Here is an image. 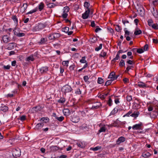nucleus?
Returning <instances> with one entry per match:
<instances>
[{
  "label": "nucleus",
  "instance_id": "de8ad7c7",
  "mask_svg": "<svg viewBox=\"0 0 158 158\" xmlns=\"http://www.w3.org/2000/svg\"><path fill=\"white\" fill-rule=\"evenodd\" d=\"M139 114V112H137L136 113H134L132 114H131L130 115V116L132 117L136 118L138 116Z\"/></svg>",
  "mask_w": 158,
  "mask_h": 158
},
{
  "label": "nucleus",
  "instance_id": "f03ea898",
  "mask_svg": "<svg viewBox=\"0 0 158 158\" xmlns=\"http://www.w3.org/2000/svg\"><path fill=\"white\" fill-rule=\"evenodd\" d=\"M21 151L20 149L17 148L13 150L12 155L15 157H19L20 155Z\"/></svg>",
  "mask_w": 158,
  "mask_h": 158
},
{
  "label": "nucleus",
  "instance_id": "9d476101",
  "mask_svg": "<svg viewBox=\"0 0 158 158\" xmlns=\"http://www.w3.org/2000/svg\"><path fill=\"white\" fill-rule=\"evenodd\" d=\"M15 45V43L14 42L9 43L7 45V49L8 50H11L14 48Z\"/></svg>",
  "mask_w": 158,
  "mask_h": 158
},
{
  "label": "nucleus",
  "instance_id": "412c9836",
  "mask_svg": "<svg viewBox=\"0 0 158 158\" xmlns=\"http://www.w3.org/2000/svg\"><path fill=\"white\" fill-rule=\"evenodd\" d=\"M150 154L148 152H144L142 154L143 157L144 158H147L149 157L150 156Z\"/></svg>",
  "mask_w": 158,
  "mask_h": 158
},
{
  "label": "nucleus",
  "instance_id": "b1692460",
  "mask_svg": "<svg viewBox=\"0 0 158 158\" xmlns=\"http://www.w3.org/2000/svg\"><path fill=\"white\" fill-rule=\"evenodd\" d=\"M115 73L114 72H112L110 73V74L108 76V78H110L111 80H113V79H114V76L115 75Z\"/></svg>",
  "mask_w": 158,
  "mask_h": 158
},
{
  "label": "nucleus",
  "instance_id": "4be33fe9",
  "mask_svg": "<svg viewBox=\"0 0 158 158\" xmlns=\"http://www.w3.org/2000/svg\"><path fill=\"white\" fill-rule=\"evenodd\" d=\"M142 33V31L141 30H139L138 28L135 29V31L134 32V34L135 35H140Z\"/></svg>",
  "mask_w": 158,
  "mask_h": 158
},
{
  "label": "nucleus",
  "instance_id": "1a4fd4ad",
  "mask_svg": "<svg viewBox=\"0 0 158 158\" xmlns=\"http://www.w3.org/2000/svg\"><path fill=\"white\" fill-rule=\"evenodd\" d=\"M48 70V67H44L41 68L40 70V72L41 73H46Z\"/></svg>",
  "mask_w": 158,
  "mask_h": 158
},
{
  "label": "nucleus",
  "instance_id": "4d7b16f0",
  "mask_svg": "<svg viewBox=\"0 0 158 158\" xmlns=\"http://www.w3.org/2000/svg\"><path fill=\"white\" fill-rule=\"evenodd\" d=\"M126 98L127 101L129 102H130L132 99V98L131 96L127 95Z\"/></svg>",
  "mask_w": 158,
  "mask_h": 158
},
{
  "label": "nucleus",
  "instance_id": "6e6d98bb",
  "mask_svg": "<svg viewBox=\"0 0 158 158\" xmlns=\"http://www.w3.org/2000/svg\"><path fill=\"white\" fill-rule=\"evenodd\" d=\"M101 147L97 146L95 148H92V149L94 151H96L98 150H100V149H101Z\"/></svg>",
  "mask_w": 158,
  "mask_h": 158
},
{
  "label": "nucleus",
  "instance_id": "6ab92c4d",
  "mask_svg": "<svg viewBox=\"0 0 158 158\" xmlns=\"http://www.w3.org/2000/svg\"><path fill=\"white\" fill-rule=\"evenodd\" d=\"M0 109L2 111L6 112L8 110V108L7 106H1Z\"/></svg>",
  "mask_w": 158,
  "mask_h": 158
},
{
  "label": "nucleus",
  "instance_id": "423d86ee",
  "mask_svg": "<svg viewBox=\"0 0 158 158\" xmlns=\"http://www.w3.org/2000/svg\"><path fill=\"white\" fill-rule=\"evenodd\" d=\"M2 39L3 42L7 43L10 41L9 36L7 35H4L2 37Z\"/></svg>",
  "mask_w": 158,
  "mask_h": 158
},
{
  "label": "nucleus",
  "instance_id": "473e14b6",
  "mask_svg": "<svg viewBox=\"0 0 158 158\" xmlns=\"http://www.w3.org/2000/svg\"><path fill=\"white\" fill-rule=\"evenodd\" d=\"M69 10V8L68 6H65L64 8L63 13H67Z\"/></svg>",
  "mask_w": 158,
  "mask_h": 158
},
{
  "label": "nucleus",
  "instance_id": "8fccbe9b",
  "mask_svg": "<svg viewBox=\"0 0 158 158\" xmlns=\"http://www.w3.org/2000/svg\"><path fill=\"white\" fill-rule=\"evenodd\" d=\"M106 130V128H105V127H103L100 128L99 131V132H105Z\"/></svg>",
  "mask_w": 158,
  "mask_h": 158
},
{
  "label": "nucleus",
  "instance_id": "393cba45",
  "mask_svg": "<svg viewBox=\"0 0 158 158\" xmlns=\"http://www.w3.org/2000/svg\"><path fill=\"white\" fill-rule=\"evenodd\" d=\"M14 34L16 35H17L18 33L19 32V29L18 28H15L13 30Z\"/></svg>",
  "mask_w": 158,
  "mask_h": 158
},
{
  "label": "nucleus",
  "instance_id": "0e129e2a",
  "mask_svg": "<svg viewBox=\"0 0 158 158\" xmlns=\"http://www.w3.org/2000/svg\"><path fill=\"white\" fill-rule=\"evenodd\" d=\"M40 30L39 29V28H38L37 26H35L33 29V31L34 32L36 31H39Z\"/></svg>",
  "mask_w": 158,
  "mask_h": 158
},
{
  "label": "nucleus",
  "instance_id": "5701e85b",
  "mask_svg": "<svg viewBox=\"0 0 158 158\" xmlns=\"http://www.w3.org/2000/svg\"><path fill=\"white\" fill-rule=\"evenodd\" d=\"M132 106L133 108L135 109H137L140 107V105L139 104H138L135 103H134Z\"/></svg>",
  "mask_w": 158,
  "mask_h": 158
},
{
  "label": "nucleus",
  "instance_id": "ddd939ff",
  "mask_svg": "<svg viewBox=\"0 0 158 158\" xmlns=\"http://www.w3.org/2000/svg\"><path fill=\"white\" fill-rule=\"evenodd\" d=\"M141 124H136L134 125L132 128L133 130H138V129H140L141 128Z\"/></svg>",
  "mask_w": 158,
  "mask_h": 158
},
{
  "label": "nucleus",
  "instance_id": "aec40b11",
  "mask_svg": "<svg viewBox=\"0 0 158 158\" xmlns=\"http://www.w3.org/2000/svg\"><path fill=\"white\" fill-rule=\"evenodd\" d=\"M63 112L64 115L65 116H68L70 114V111L68 109H65L63 110Z\"/></svg>",
  "mask_w": 158,
  "mask_h": 158
},
{
  "label": "nucleus",
  "instance_id": "6e6552de",
  "mask_svg": "<svg viewBox=\"0 0 158 158\" xmlns=\"http://www.w3.org/2000/svg\"><path fill=\"white\" fill-rule=\"evenodd\" d=\"M125 138L123 136L120 137L116 141L117 144L118 145H119L121 143L124 142L125 140Z\"/></svg>",
  "mask_w": 158,
  "mask_h": 158
},
{
  "label": "nucleus",
  "instance_id": "09e8293b",
  "mask_svg": "<svg viewBox=\"0 0 158 158\" xmlns=\"http://www.w3.org/2000/svg\"><path fill=\"white\" fill-rule=\"evenodd\" d=\"M37 8H35V9H34L33 10H31L29 12H28L27 13V14H32L35 12L36 11H37Z\"/></svg>",
  "mask_w": 158,
  "mask_h": 158
},
{
  "label": "nucleus",
  "instance_id": "2eb2a0df",
  "mask_svg": "<svg viewBox=\"0 0 158 158\" xmlns=\"http://www.w3.org/2000/svg\"><path fill=\"white\" fill-rule=\"evenodd\" d=\"M43 123H39L36 125L35 129L37 130L40 129L43 127Z\"/></svg>",
  "mask_w": 158,
  "mask_h": 158
},
{
  "label": "nucleus",
  "instance_id": "3c124183",
  "mask_svg": "<svg viewBox=\"0 0 158 158\" xmlns=\"http://www.w3.org/2000/svg\"><path fill=\"white\" fill-rule=\"evenodd\" d=\"M26 119V116L25 115H22V116H21L18 119H20V120L22 121H24Z\"/></svg>",
  "mask_w": 158,
  "mask_h": 158
},
{
  "label": "nucleus",
  "instance_id": "4c0bfd02",
  "mask_svg": "<svg viewBox=\"0 0 158 158\" xmlns=\"http://www.w3.org/2000/svg\"><path fill=\"white\" fill-rule=\"evenodd\" d=\"M104 81L103 79L101 77H99L98 79V83L101 84L103 83Z\"/></svg>",
  "mask_w": 158,
  "mask_h": 158
},
{
  "label": "nucleus",
  "instance_id": "e433bc0d",
  "mask_svg": "<svg viewBox=\"0 0 158 158\" xmlns=\"http://www.w3.org/2000/svg\"><path fill=\"white\" fill-rule=\"evenodd\" d=\"M53 33L50 34L49 35L48 38L50 40H55L54 37Z\"/></svg>",
  "mask_w": 158,
  "mask_h": 158
},
{
  "label": "nucleus",
  "instance_id": "cd10ccee",
  "mask_svg": "<svg viewBox=\"0 0 158 158\" xmlns=\"http://www.w3.org/2000/svg\"><path fill=\"white\" fill-rule=\"evenodd\" d=\"M47 39L46 38H42L39 43L41 44H43L44 43L47 42Z\"/></svg>",
  "mask_w": 158,
  "mask_h": 158
},
{
  "label": "nucleus",
  "instance_id": "79ce46f5",
  "mask_svg": "<svg viewBox=\"0 0 158 158\" xmlns=\"http://www.w3.org/2000/svg\"><path fill=\"white\" fill-rule=\"evenodd\" d=\"M83 78L84 81L85 82H89V81H88V80L89 79V77H88V76H84V77Z\"/></svg>",
  "mask_w": 158,
  "mask_h": 158
},
{
  "label": "nucleus",
  "instance_id": "f704fd0d",
  "mask_svg": "<svg viewBox=\"0 0 158 158\" xmlns=\"http://www.w3.org/2000/svg\"><path fill=\"white\" fill-rule=\"evenodd\" d=\"M112 81L113 80L111 79L107 81L106 82L105 85L107 86L110 85Z\"/></svg>",
  "mask_w": 158,
  "mask_h": 158
},
{
  "label": "nucleus",
  "instance_id": "a878e982",
  "mask_svg": "<svg viewBox=\"0 0 158 158\" xmlns=\"http://www.w3.org/2000/svg\"><path fill=\"white\" fill-rule=\"evenodd\" d=\"M115 29L116 31L118 32H120L122 30L121 27L118 25H116Z\"/></svg>",
  "mask_w": 158,
  "mask_h": 158
},
{
  "label": "nucleus",
  "instance_id": "5fc2aeb1",
  "mask_svg": "<svg viewBox=\"0 0 158 158\" xmlns=\"http://www.w3.org/2000/svg\"><path fill=\"white\" fill-rule=\"evenodd\" d=\"M152 28L155 30H157L158 29V25L157 24H153L152 25Z\"/></svg>",
  "mask_w": 158,
  "mask_h": 158
},
{
  "label": "nucleus",
  "instance_id": "a18cd8bd",
  "mask_svg": "<svg viewBox=\"0 0 158 158\" xmlns=\"http://www.w3.org/2000/svg\"><path fill=\"white\" fill-rule=\"evenodd\" d=\"M102 46V44H100L99 47H97L95 48V50L98 51L100 49H101Z\"/></svg>",
  "mask_w": 158,
  "mask_h": 158
},
{
  "label": "nucleus",
  "instance_id": "69168bd1",
  "mask_svg": "<svg viewBox=\"0 0 158 158\" xmlns=\"http://www.w3.org/2000/svg\"><path fill=\"white\" fill-rule=\"evenodd\" d=\"M68 15V14L67 13L64 12L62 15V16L64 18H66L67 17Z\"/></svg>",
  "mask_w": 158,
  "mask_h": 158
},
{
  "label": "nucleus",
  "instance_id": "20e7f679",
  "mask_svg": "<svg viewBox=\"0 0 158 158\" xmlns=\"http://www.w3.org/2000/svg\"><path fill=\"white\" fill-rule=\"evenodd\" d=\"M90 13V10L89 9H88V10H86L85 12L82 14V18L84 19H87L89 16V14Z\"/></svg>",
  "mask_w": 158,
  "mask_h": 158
},
{
  "label": "nucleus",
  "instance_id": "ea45409f",
  "mask_svg": "<svg viewBox=\"0 0 158 158\" xmlns=\"http://www.w3.org/2000/svg\"><path fill=\"white\" fill-rule=\"evenodd\" d=\"M148 25L150 26H152V23H153V20L152 19H149L148 21Z\"/></svg>",
  "mask_w": 158,
  "mask_h": 158
},
{
  "label": "nucleus",
  "instance_id": "7ed1b4c3",
  "mask_svg": "<svg viewBox=\"0 0 158 158\" xmlns=\"http://www.w3.org/2000/svg\"><path fill=\"white\" fill-rule=\"evenodd\" d=\"M70 120L73 123H77L79 121L80 118L78 116L73 114L71 116Z\"/></svg>",
  "mask_w": 158,
  "mask_h": 158
},
{
  "label": "nucleus",
  "instance_id": "774afa93",
  "mask_svg": "<svg viewBox=\"0 0 158 158\" xmlns=\"http://www.w3.org/2000/svg\"><path fill=\"white\" fill-rule=\"evenodd\" d=\"M10 67V65H7V66L4 65L3 66V68L5 69H9Z\"/></svg>",
  "mask_w": 158,
  "mask_h": 158
},
{
  "label": "nucleus",
  "instance_id": "13d9d810",
  "mask_svg": "<svg viewBox=\"0 0 158 158\" xmlns=\"http://www.w3.org/2000/svg\"><path fill=\"white\" fill-rule=\"evenodd\" d=\"M24 33L22 32H19L17 36L19 37H21L24 36Z\"/></svg>",
  "mask_w": 158,
  "mask_h": 158
},
{
  "label": "nucleus",
  "instance_id": "e2e57ef3",
  "mask_svg": "<svg viewBox=\"0 0 158 158\" xmlns=\"http://www.w3.org/2000/svg\"><path fill=\"white\" fill-rule=\"evenodd\" d=\"M112 100L111 98L109 97V100L108 102V104L110 106H111L112 105Z\"/></svg>",
  "mask_w": 158,
  "mask_h": 158
},
{
  "label": "nucleus",
  "instance_id": "680f3d73",
  "mask_svg": "<svg viewBox=\"0 0 158 158\" xmlns=\"http://www.w3.org/2000/svg\"><path fill=\"white\" fill-rule=\"evenodd\" d=\"M12 19L16 23H18V19L16 17V16L14 15L12 17Z\"/></svg>",
  "mask_w": 158,
  "mask_h": 158
},
{
  "label": "nucleus",
  "instance_id": "37998d69",
  "mask_svg": "<svg viewBox=\"0 0 158 158\" xmlns=\"http://www.w3.org/2000/svg\"><path fill=\"white\" fill-rule=\"evenodd\" d=\"M133 67L132 66H128V67L126 68V70L125 72L126 73H127L128 71H129V69H131L132 68H133Z\"/></svg>",
  "mask_w": 158,
  "mask_h": 158
},
{
  "label": "nucleus",
  "instance_id": "72a5a7b5",
  "mask_svg": "<svg viewBox=\"0 0 158 158\" xmlns=\"http://www.w3.org/2000/svg\"><path fill=\"white\" fill-rule=\"evenodd\" d=\"M106 53L104 52L103 50H102L100 54V56L101 57H104L106 56Z\"/></svg>",
  "mask_w": 158,
  "mask_h": 158
},
{
  "label": "nucleus",
  "instance_id": "c9c22d12",
  "mask_svg": "<svg viewBox=\"0 0 158 158\" xmlns=\"http://www.w3.org/2000/svg\"><path fill=\"white\" fill-rule=\"evenodd\" d=\"M120 56H119V54L117 53L116 57L113 59L112 60V61L115 62L116 60H118L119 59Z\"/></svg>",
  "mask_w": 158,
  "mask_h": 158
},
{
  "label": "nucleus",
  "instance_id": "052dcab7",
  "mask_svg": "<svg viewBox=\"0 0 158 158\" xmlns=\"http://www.w3.org/2000/svg\"><path fill=\"white\" fill-rule=\"evenodd\" d=\"M69 27H66L63 28V30H64L63 31L66 33H67L69 31Z\"/></svg>",
  "mask_w": 158,
  "mask_h": 158
},
{
  "label": "nucleus",
  "instance_id": "39448f33",
  "mask_svg": "<svg viewBox=\"0 0 158 158\" xmlns=\"http://www.w3.org/2000/svg\"><path fill=\"white\" fill-rule=\"evenodd\" d=\"M137 11L141 16H143L144 14V10L142 6H140L138 8Z\"/></svg>",
  "mask_w": 158,
  "mask_h": 158
},
{
  "label": "nucleus",
  "instance_id": "c756f323",
  "mask_svg": "<svg viewBox=\"0 0 158 158\" xmlns=\"http://www.w3.org/2000/svg\"><path fill=\"white\" fill-rule=\"evenodd\" d=\"M53 34L54 35V37L55 39L59 38L60 36V34L59 33H54Z\"/></svg>",
  "mask_w": 158,
  "mask_h": 158
},
{
  "label": "nucleus",
  "instance_id": "bf43d9fd",
  "mask_svg": "<svg viewBox=\"0 0 158 158\" xmlns=\"http://www.w3.org/2000/svg\"><path fill=\"white\" fill-rule=\"evenodd\" d=\"M90 6V4L87 2H85V7L87 8V9L88 10V9H89V7Z\"/></svg>",
  "mask_w": 158,
  "mask_h": 158
},
{
  "label": "nucleus",
  "instance_id": "c03bdc74",
  "mask_svg": "<svg viewBox=\"0 0 158 158\" xmlns=\"http://www.w3.org/2000/svg\"><path fill=\"white\" fill-rule=\"evenodd\" d=\"M48 6L50 8H51L54 7L55 6V4L52 3H49L47 4Z\"/></svg>",
  "mask_w": 158,
  "mask_h": 158
},
{
  "label": "nucleus",
  "instance_id": "0eeeda50",
  "mask_svg": "<svg viewBox=\"0 0 158 158\" xmlns=\"http://www.w3.org/2000/svg\"><path fill=\"white\" fill-rule=\"evenodd\" d=\"M79 127L80 130H88L89 129V127L88 126L87 124L85 123L83 124L81 126H79Z\"/></svg>",
  "mask_w": 158,
  "mask_h": 158
},
{
  "label": "nucleus",
  "instance_id": "c85d7f7f",
  "mask_svg": "<svg viewBox=\"0 0 158 158\" xmlns=\"http://www.w3.org/2000/svg\"><path fill=\"white\" fill-rule=\"evenodd\" d=\"M125 65V62L123 60H121L119 63V66L120 67H122Z\"/></svg>",
  "mask_w": 158,
  "mask_h": 158
},
{
  "label": "nucleus",
  "instance_id": "f257e3e1",
  "mask_svg": "<svg viewBox=\"0 0 158 158\" xmlns=\"http://www.w3.org/2000/svg\"><path fill=\"white\" fill-rule=\"evenodd\" d=\"M72 89L70 86L66 85L64 86L62 89V91L65 93L69 92L71 91Z\"/></svg>",
  "mask_w": 158,
  "mask_h": 158
},
{
  "label": "nucleus",
  "instance_id": "bb28decb",
  "mask_svg": "<svg viewBox=\"0 0 158 158\" xmlns=\"http://www.w3.org/2000/svg\"><path fill=\"white\" fill-rule=\"evenodd\" d=\"M108 93H107L103 95H100L99 96V97L102 100H103L108 95Z\"/></svg>",
  "mask_w": 158,
  "mask_h": 158
},
{
  "label": "nucleus",
  "instance_id": "864d4df0",
  "mask_svg": "<svg viewBox=\"0 0 158 158\" xmlns=\"http://www.w3.org/2000/svg\"><path fill=\"white\" fill-rule=\"evenodd\" d=\"M144 52L143 49L142 48L137 49V52L139 53H141Z\"/></svg>",
  "mask_w": 158,
  "mask_h": 158
},
{
  "label": "nucleus",
  "instance_id": "58836bf2",
  "mask_svg": "<svg viewBox=\"0 0 158 158\" xmlns=\"http://www.w3.org/2000/svg\"><path fill=\"white\" fill-rule=\"evenodd\" d=\"M56 119H57L59 121L61 122L64 119V117L63 116H60V117H56Z\"/></svg>",
  "mask_w": 158,
  "mask_h": 158
},
{
  "label": "nucleus",
  "instance_id": "603ef678",
  "mask_svg": "<svg viewBox=\"0 0 158 158\" xmlns=\"http://www.w3.org/2000/svg\"><path fill=\"white\" fill-rule=\"evenodd\" d=\"M154 9V13H153V16L156 18H157L158 17V13L157 10H156L155 12L154 10V8H153Z\"/></svg>",
  "mask_w": 158,
  "mask_h": 158
},
{
  "label": "nucleus",
  "instance_id": "2f4dec72",
  "mask_svg": "<svg viewBox=\"0 0 158 158\" xmlns=\"http://www.w3.org/2000/svg\"><path fill=\"white\" fill-rule=\"evenodd\" d=\"M69 61H63L62 62V64L64 66H66V67L68 66V64L69 63Z\"/></svg>",
  "mask_w": 158,
  "mask_h": 158
},
{
  "label": "nucleus",
  "instance_id": "49530a36",
  "mask_svg": "<svg viewBox=\"0 0 158 158\" xmlns=\"http://www.w3.org/2000/svg\"><path fill=\"white\" fill-rule=\"evenodd\" d=\"M65 102V99L64 98H60L58 100V102L60 103H63Z\"/></svg>",
  "mask_w": 158,
  "mask_h": 158
},
{
  "label": "nucleus",
  "instance_id": "a211bd4d",
  "mask_svg": "<svg viewBox=\"0 0 158 158\" xmlns=\"http://www.w3.org/2000/svg\"><path fill=\"white\" fill-rule=\"evenodd\" d=\"M34 60V58L33 57V56L32 55H31L30 56L28 57L26 59V61H29L30 60L31 61H33Z\"/></svg>",
  "mask_w": 158,
  "mask_h": 158
},
{
  "label": "nucleus",
  "instance_id": "a19ab883",
  "mask_svg": "<svg viewBox=\"0 0 158 158\" xmlns=\"http://www.w3.org/2000/svg\"><path fill=\"white\" fill-rule=\"evenodd\" d=\"M37 26L40 30L43 28L44 27V25L42 23L39 24Z\"/></svg>",
  "mask_w": 158,
  "mask_h": 158
},
{
  "label": "nucleus",
  "instance_id": "338daca9",
  "mask_svg": "<svg viewBox=\"0 0 158 158\" xmlns=\"http://www.w3.org/2000/svg\"><path fill=\"white\" fill-rule=\"evenodd\" d=\"M148 49V45L147 44L145 45L143 47V51H147Z\"/></svg>",
  "mask_w": 158,
  "mask_h": 158
},
{
  "label": "nucleus",
  "instance_id": "4468645a",
  "mask_svg": "<svg viewBox=\"0 0 158 158\" xmlns=\"http://www.w3.org/2000/svg\"><path fill=\"white\" fill-rule=\"evenodd\" d=\"M137 85L140 88H144L145 87H146L147 85H146L144 83L142 82H139L138 83Z\"/></svg>",
  "mask_w": 158,
  "mask_h": 158
},
{
  "label": "nucleus",
  "instance_id": "f8f14e48",
  "mask_svg": "<svg viewBox=\"0 0 158 158\" xmlns=\"http://www.w3.org/2000/svg\"><path fill=\"white\" fill-rule=\"evenodd\" d=\"M101 106V103L99 102H97L94 106H92V108L94 109H97Z\"/></svg>",
  "mask_w": 158,
  "mask_h": 158
},
{
  "label": "nucleus",
  "instance_id": "f3484780",
  "mask_svg": "<svg viewBox=\"0 0 158 158\" xmlns=\"http://www.w3.org/2000/svg\"><path fill=\"white\" fill-rule=\"evenodd\" d=\"M44 4L42 2H41L38 6V8L39 10L40 11H41L44 9Z\"/></svg>",
  "mask_w": 158,
  "mask_h": 158
},
{
  "label": "nucleus",
  "instance_id": "dca6fc26",
  "mask_svg": "<svg viewBox=\"0 0 158 158\" xmlns=\"http://www.w3.org/2000/svg\"><path fill=\"white\" fill-rule=\"evenodd\" d=\"M77 145L80 148H84L85 147V145L84 143L81 142H78L77 143Z\"/></svg>",
  "mask_w": 158,
  "mask_h": 158
},
{
  "label": "nucleus",
  "instance_id": "7c9ffc66",
  "mask_svg": "<svg viewBox=\"0 0 158 158\" xmlns=\"http://www.w3.org/2000/svg\"><path fill=\"white\" fill-rule=\"evenodd\" d=\"M85 57L83 56L81 58V59L80 60V62L82 63H85L87 62V61L85 60Z\"/></svg>",
  "mask_w": 158,
  "mask_h": 158
},
{
  "label": "nucleus",
  "instance_id": "9b49d317",
  "mask_svg": "<svg viewBox=\"0 0 158 158\" xmlns=\"http://www.w3.org/2000/svg\"><path fill=\"white\" fill-rule=\"evenodd\" d=\"M59 148L56 146H52L50 147V149L51 152H54L59 150Z\"/></svg>",
  "mask_w": 158,
  "mask_h": 158
}]
</instances>
